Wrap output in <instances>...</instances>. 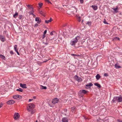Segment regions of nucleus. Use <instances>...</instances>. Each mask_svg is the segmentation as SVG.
Wrapping results in <instances>:
<instances>
[{
  "mask_svg": "<svg viewBox=\"0 0 122 122\" xmlns=\"http://www.w3.org/2000/svg\"><path fill=\"white\" fill-rule=\"evenodd\" d=\"M80 38L79 36H77L75 38L73 39L70 41V44L72 46L75 45V44L77 43Z\"/></svg>",
  "mask_w": 122,
  "mask_h": 122,
  "instance_id": "nucleus-1",
  "label": "nucleus"
},
{
  "mask_svg": "<svg viewBox=\"0 0 122 122\" xmlns=\"http://www.w3.org/2000/svg\"><path fill=\"white\" fill-rule=\"evenodd\" d=\"M35 107L34 105L32 104H30L28 105L27 107V110L29 111H31Z\"/></svg>",
  "mask_w": 122,
  "mask_h": 122,
  "instance_id": "nucleus-2",
  "label": "nucleus"
},
{
  "mask_svg": "<svg viewBox=\"0 0 122 122\" xmlns=\"http://www.w3.org/2000/svg\"><path fill=\"white\" fill-rule=\"evenodd\" d=\"M96 42L93 43H91V44H90L89 45V48L90 49H93L96 47H97V46L95 45H96Z\"/></svg>",
  "mask_w": 122,
  "mask_h": 122,
  "instance_id": "nucleus-3",
  "label": "nucleus"
},
{
  "mask_svg": "<svg viewBox=\"0 0 122 122\" xmlns=\"http://www.w3.org/2000/svg\"><path fill=\"white\" fill-rule=\"evenodd\" d=\"M13 98L16 99H20L22 98V97L18 95H15L13 96Z\"/></svg>",
  "mask_w": 122,
  "mask_h": 122,
  "instance_id": "nucleus-4",
  "label": "nucleus"
},
{
  "mask_svg": "<svg viewBox=\"0 0 122 122\" xmlns=\"http://www.w3.org/2000/svg\"><path fill=\"white\" fill-rule=\"evenodd\" d=\"M59 101V99L57 98H54L52 100V102L54 104H55L56 103L58 102Z\"/></svg>",
  "mask_w": 122,
  "mask_h": 122,
  "instance_id": "nucleus-5",
  "label": "nucleus"
},
{
  "mask_svg": "<svg viewBox=\"0 0 122 122\" xmlns=\"http://www.w3.org/2000/svg\"><path fill=\"white\" fill-rule=\"evenodd\" d=\"M0 39L2 42H4L6 40L5 36L2 35L0 36Z\"/></svg>",
  "mask_w": 122,
  "mask_h": 122,
  "instance_id": "nucleus-6",
  "label": "nucleus"
},
{
  "mask_svg": "<svg viewBox=\"0 0 122 122\" xmlns=\"http://www.w3.org/2000/svg\"><path fill=\"white\" fill-rule=\"evenodd\" d=\"M75 78L76 79L78 82H80L81 81V78L77 76L76 75L75 76Z\"/></svg>",
  "mask_w": 122,
  "mask_h": 122,
  "instance_id": "nucleus-7",
  "label": "nucleus"
},
{
  "mask_svg": "<svg viewBox=\"0 0 122 122\" xmlns=\"http://www.w3.org/2000/svg\"><path fill=\"white\" fill-rule=\"evenodd\" d=\"M15 102V101L12 100H9L7 102V103L8 104L10 105L14 103Z\"/></svg>",
  "mask_w": 122,
  "mask_h": 122,
  "instance_id": "nucleus-8",
  "label": "nucleus"
},
{
  "mask_svg": "<svg viewBox=\"0 0 122 122\" xmlns=\"http://www.w3.org/2000/svg\"><path fill=\"white\" fill-rule=\"evenodd\" d=\"M20 116V115L18 113H16L14 115V118L16 120L18 119Z\"/></svg>",
  "mask_w": 122,
  "mask_h": 122,
  "instance_id": "nucleus-9",
  "label": "nucleus"
},
{
  "mask_svg": "<svg viewBox=\"0 0 122 122\" xmlns=\"http://www.w3.org/2000/svg\"><path fill=\"white\" fill-rule=\"evenodd\" d=\"M118 97H114L112 101V102H114L116 101H117L118 102Z\"/></svg>",
  "mask_w": 122,
  "mask_h": 122,
  "instance_id": "nucleus-10",
  "label": "nucleus"
},
{
  "mask_svg": "<svg viewBox=\"0 0 122 122\" xmlns=\"http://www.w3.org/2000/svg\"><path fill=\"white\" fill-rule=\"evenodd\" d=\"M118 102H122V96L120 95L118 97Z\"/></svg>",
  "mask_w": 122,
  "mask_h": 122,
  "instance_id": "nucleus-11",
  "label": "nucleus"
},
{
  "mask_svg": "<svg viewBox=\"0 0 122 122\" xmlns=\"http://www.w3.org/2000/svg\"><path fill=\"white\" fill-rule=\"evenodd\" d=\"M62 122H68V119L66 117L62 118Z\"/></svg>",
  "mask_w": 122,
  "mask_h": 122,
  "instance_id": "nucleus-12",
  "label": "nucleus"
},
{
  "mask_svg": "<svg viewBox=\"0 0 122 122\" xmlns=\"http://www.w3.org/2000/svg\"><path fill=\"white\" fill-rule=\"evenodd\" d=\"M35 20L37 21V23L39 24H40L41 22V20H40L39 18V17H36L35 18Z\"/></svg>",
  "mask_w": 122,
  "mask_h": 122,
  "instance_id": "nucleus-13",
  "label": "nucleus"
},
{
  "mask_svg": "<svg viewBox=\"0 0 122 122\" xmlns=\"http://www.w3.org/2000/svg\"><path fill=\"white\" fill-rule=\"evenodd\" d=\"M20 86L22 88H27L26 84H23L22 83H20Z\"/></svg>",
  "mask_w": 122,
  "mask_h": 122,
  "instance_id": "nucleus-14",
  "label": "nucleus"
},
{
  "mask_svg": "<svg viewBox=\"0 0 122 122\" xmlns=\"http://www.w3.org/2000/svg\"><path fill=\"white\" fill-rule=\"evenodd\" d=\"M39 13L41 14L42 15H43L44 17L45 16L46 12L44 11H42L41 10L39 11Z\"/></svg>",
  "mask_w": 122,
  "mask_h": 122,
  "instance_id": "nucleus-15",
  "label": "nucleus"
},
{
  "mask_svg": "<svg viewBox=\"0 0 122 122\" xmlns=\"http://www.w3.org/2000/svg\"><path fill=\"white\" fill-rule=\"evenodd\" d=\"M71 109V111L72 112H75L76 109V107H72Z\"/></svg>",
  "mask_w": 122,
  "mask_h": 122,
  "instance_id": "nucleus-16",
  "label": "nucleus"
},
{
  "mask_svg": "<svg viewBox=\"0 0 122 122\" xmlns=\"http://www.w3.org/2000/svg\"><path fill=\"white\" fill-rule=\"evenodd\" d=\"M87 91L84 90H81L80 91V92L82 93H83L85 94L86 93Z\"/></svg>",
  "mask_w": 122,
  "mask_h": 122,
  "instance_id": "nucleus-17",
  "label": "nucleus"
},
{
  "mask_svg": "<svg viewBox=\"0 0 122 122\" xmlns=\"http://www.w3.org/2000/svg\"><path fill=\"white\" fill-rule=\"evenodd\" d=\"M93 84L91 83H89L87 84V85H86V86H87L89 87V88H90V87L92 86Z\"/></svg>",
  "mask_w": 122,
  "mask_h": 122,
  "instance_id": "nucleus-18",
  "label": "nucleus"
},
{
  "mask_svg": "<svg viewBox=\"0 0 122 122\" xmlns=\"http://www.w3.org/2000/svg\"><path fill=\"white\" fill-rule=\"evenodd\" d=\"M94 85L95 86H97L98 88H101V87L100 85L98 83H94Z\"/></svg>",
  "mask_w": 122,
  "mask_h": 122,
  "instance_id": "nucleus-19",
  "label": "nucleus"
},
{
  "mask_svg": "<svg viewBox=\"0 0 122 122\" xmlns=\"http://www.w3.org/2000/svg\"><path fill=\"white\" fill-rule=\"evenodd\" d=\"M52 20V19L51 18H50V19L49 20H45V23H46L48 24L49 23L51 22V21Z\"/></svg>",
  "mask_w": 122,
  "mask_h": 122,
  "instance_id": "nucleus-20",
  "label": "nucleus"
},
{
  "mask_svg": "<svg viewBox=\"0 0 122 122\" xmlns=\"http://www.w3.org/2000/svg\"><path fill=\"white\" fill-rule=\"evenodd\" d=\"M96 79L97 80H98L101 77V76L99 74H97L96 76Z\"/></svg>",
  "mask_w": 122,
  "mask_h": 122,
  "instance_id": "nucleus-21",
  "label": "nucleus"
},
{
  "mask_svg": "<svg viewBox=\"0 0 122 122\" xmlns=\"http://www.w3.org/2000/svg\"><path fill=\"white\" fill-rule=\"evenodd\" d=\"M115 67L116 69H119L121 67L119 66L117 63H116L115 65Z\"/></svg>",
  "mask_w": 122,
  "mask_h": 122,
  "instance_id": "nucleus-22",
  "label": "nucleus"
},
{
  "mask_svg": "<svg viewBox=\"0 0 122 122\" xmlns=\"http://www.w3.org/2000/svg\"><path fill=\"white\" fill-rule=\"evenodd\" d=\"M112 9L114 10V11L115 12L117 13L118 12V7H117L115 8H112Z\"/></svg>",
  "mask_w": 122,
  "mask_h": 122,
  "instance_id": "nucleus-23",
  "label": "nucleus"
},
{
  "mask_svg": "<svg viewBox=\"0 0 122 122\" xmlns=\"http://www.w3.org/2000/svg\"><path fill=\"white\" fill-rule=\"evenodd\" d=\"M34 11H33V9H32V10H31L30 11H29V13L30 14L32 15H35L33 14V13L34 12Z\"/></svg>",
  "mask_w": 122,
  "mask_h": 122,
  "instance_id": "nucleus-24",
  "label": "nucleus"
},
{
  "mask_svg": "<svg viewBox=\"0 0 122 122\" xmlns=\"http://www.w3.org/2000/svg\"><path fill=\"white\" fill-rule=\"evenodd\" d=\"M92 7L94 10H96L97 8V7L95 5H92Z\"/></svg>",
  "mask_w": 122,
  "mask_h": 122,
  "instance_id": "nucleus-25",
  "label": "nucleus"
},
{
  "mask_svg": "<svg viewBox=\"0 0 122 122\" xmlns=\"http://www.w3.org/2000/svg\"><path fill=\"white\" fill-rule=\"evenodd\" d=\"M76 16L77 18L78 21L79 22H80L81 21L80 17L79 16V15H76Z\"/></svg>",
  "mask_w": 122,
  "mask_h": 122,
  "instance_id": "nucleus-26",
  "label": "nucleus"
},
{
  "mask_svg": "<svg viewBox=\"0 0 122 122\" xmlns=\"http://www.w3.org/2000/svg\"><path fill=\"white\" fill-rule=\"evenodd\" d=\"M0 57L1 58L3 59L4 60H5V56L2 55H0Z\"/></svg>",
  "mask_w": 122,
  "mask_h": 122,
  "instance_id": "nucleus-27",
  "label": "nucleus"
},
{
  "mask_svg": "<svg viewBox=\"0 0 122 122\" xmlns=\"http://www.w3.org/2000/svg\"><path fill=\"white\" fill-rule=\"evenodd\" d=\"M86 24L87 25L89 26H90L91 25L92 22L90 21H87L86 23Z\"/></svg>",
  "mask_w": 122,
  "mask_h": 122,
  "instance_id": "nucleus-28",
  "label": "nucleus"
},
{
  "mask_svg": "<svg viewBox=\"0 0 122 122\" xmlns=\"http://www.w3.org/2000/svg\"><path fill=\"white\" fill-rule=\"evenodd\" d=\"M18 15V13L16 12L15 14L13 15V17L15 18H16Z\"/></svg>",
  "mask_w": 122,
  "mask_h": 122,
  "instance_id": "nucleus-29",
  "label": "nucleus"
},
{
  "mask_svg": "<svg viewBox=\"0 0 122 122\" xmlns=\"http://www.w3.org/2000/svg\"><path fill=\"white\" fill-rule=\"evenodd\" d=\"M16 91L22 92L23 91V90L21 88H19V89H17Z\"/></svg>",
  "mask_w": 122,
  "mask_h": 122,
  "instance_id": "nucleus-30",
  "label": "nucleus"
},
{
  "mask_svg": "<svg viewBox=\"0 0 122 122\" xmlns=\"http://www.w3.org/2000/svg\"><path fill=\"white\" fill-rule=\"evenodd\" d=\"M17 45H15L14 46V49L15 51H16L18 50L17 49Z\"/></svg>",
  "mask_w": 122,
  "mask_h": 122,
  "instance_id": "nucleus-31",
  "label": "nucleus"
},
{
  "mask_svg": "<svg viewBox=\"0 0 122 122\" xmlns=\"http://www.w3.org/2000/svg\"><path fill=\"white\" fill-rule=\"evenodd\" d=\"M38 5L41 8V6L42 5L43 3H38Z\"/></svg>",
  "mask_w": 122,
  "mask_h": 122,
  "instance_id": "nucleus-32",
  "label": "nucleus"
},
{
  "mask_svg": "<svg viewBox=\"0 0 122 122\" xmlns=\"http://www.w3.org/2000/svg\"><path fill=\"white\" fill-rule=\"evenodd\" d=\"M71 55L72 56H80L79 55H76V54H71Z\"/></svg>",
  "mask_w": 122,
  "mask_h": 122,
  "instance_id": "nucleus-33",
  "label": "nucleus"
},
{
  "mask_svg": "<svg viewBox=\"0 0 122 122\" xmlns=\"http://www.w3.org/2000/svg\"><path fill=\"white\" fill-rule=\"evenodd\" d=\"M28 8L30 10H32V9H33V8L32 7V6H31L30 7H28Z\"/></svg>",
  "mask_w": 122,
  "mask_h": 122,
  "instance_id": "nucleus-34",
  "label": "nucleus"
},
{
  "mask_svg": "<svg viewBox=\"0 0 122 122\" xmlns=\"http://www.w3.org/2000/svg\"><path fill=\"white\" fill-rule=\"evenodd\" d=\"M104 21H103V22L105 24H109L108 23H107L105 19H104Z\"/></svg>",
  "mask_w": 122,
  "mask_h": 122,
  "instance_id": "nucleus-35",
  "label": "nucleus"
},
{
  "mask_svg": "<svg viewBox=\"0 0 122 122\" xmlns=\"http://www.w3.org/2000/svg\"><path fill=\"white\" fill-rule=\"evenodd\" d=\"M42 88H41L42 89H46L47 88L46 86H42Z\"/></svg>",
  "mask_w": 122,
  "mask_h": 122,
  "instance_id": "nucleus-36",
  "label": "nucleus"
},
{
  "mask_svg": "<svg viewBox=\"0 0 122 122\" xmlns=\"http://www.w3.org/2000/svg\"><path fill=\"white\" fill-rule=\"evenodd\" d=\"M46 36L45 34H44L42 36V39H44Z\"/></svg>",
  "mask_w": 122,
  "mask_h": 122,
  "instance_id": "nucleus-37",
  "label": "nucleus"
},
{
  "mask_svg": "<svg viewBox=\"0 0 122 122\" xmlns=\"http://www.w3.org/2000/svg\"><path fill=\"white\" fill-rule=\"evenodd\" d=\"M114 39L115 40H119V38L117 37H116L114 38Z\"/></svg>",
  "mask_w": 122,
  "mask_h": 122,
  "instance_id": "nucleus-38",
  "label": "nucleus"
},
{
  "mask_svg": "<svg viewBox=\"0 0 122 122\" xmlns=\"http://www.w3.org/2000/svg\"><path fill=\"white\" fill-rule=\"evenodd\" d=\"M7 31H4V34H7Z\"/></svg>",
  "mask_w": 122,
  "mask_h": 122,
  "instance_id": "nucleus-39",
  "label": "nucleus"
},
{
  "mask_svg": "<svg viewBox=\"0 0 122 122\" xmlns=\"http://www.w3.org/2000/svg\"><path fill=\"white\" fill-rule=\"evenodd\" d=\"M22 17V15H20L19 16V18L20 19H21Z\"/></svg>",
  "mask_w": 122,
  "mask_h": 122,
  "instance_id": "nucleus-40",
  "label": "nucleus"
},
{
  "mask_svg": "<svg viewBox=\"0 0 122 122\" xmlns=\"http://www.w3.org/2000/svg\"><path fill=\"white\" fill-rule=\"evenodd\" d=\"M80 0L81 3L82 4L83 3L84 0Z\"/></svg>",
  "mask_w": 122,
  "mask_h": 122,
  "instance_id": "nucleus-41",
  "label": "nucleus"
},
{
  "mask_svg": "<svg viewBox=\"0 0 122 122\" xmlns=\"http://www.w3.org/2000/svg\"><path fill=\"white\" fill-rule=\"evenodd\" d=\"M104 76H108V74L107 73H105L104 74Z\"/></svg>",
  "mask_w": 122,
  "mask_h": 122,
  "instance_id": "nucleus-42",
  "label": "nucleus"
},
{
  "mask_svg": "<svg viewBox=\"0 0 122 122\" xmlns=\"http://www.w3.org/2000/svg\"><path fill=\"white\" fill-rule=\"evenodd\" d=\"M10 53L11 55H13L14 54L13 52L12 51H11L10 52Z\"/></svg>",
  "mask_w": 122,
  "mask_h": 122,
  "instance_id": "nucleus-43",
  "label": "nucleus"
},
{
  "mask_svg": "<svg viewBox=\"0 0 122 122\" xmlns=\"http://www.w3.org/2000/svg\"><path fill=\"white\" fill-rule=\"evenodd\" d=\"M31 112V114H33L34 113V111L33 110H32Z\"/></svg>",
  "mask_w": 122,
  "mask_h": 122,
  "instance_id": "nucleus-44",
  "label": "nucleus"
},
{
  "mask_svg": "<svg viewBox=\"0 0 122 122\" xmlns=\"http://www.w3.org/2000/svg\"><path fill=\"white\" fill-rule=\"evenodd\" d=\"M117 121L118 122H122V120H121L120 119H118Z\"/></svg>",
  "mask_w": 122,
  "mask_h": 122,
  "instance_id": "nucleus-45",
  "label": "nucleus"
},
{
  "mask_svg": "<svg viewBox=\"0 0 122 122\" xmlns=\"http://www.w3.org/2000/svg\"><path fill=\"white\" fill-rule=\"evenodd\" d=\"M54 32V31H53L52 32H51V33H50V35H51V36H52L53 35V33Z\"/></svg>",
  "mask_w": 122,
  "mask_h": 122,
  "instance_id": "nucleus-46",
  "label": "nucleus"
},
{
  "mask_svg": "<svg viewBox=\"0 0 122 122\" xmlns=\"http://www.w3.org/2000/svg\"><path fill=\"white\" fill-rule=\"evenodd\" d=\"M47 30H45V31H44V34H45L46 33V32H47Z\"/></svg>",
  "mask_w": 122,
  "mask_h": 122,
  "instance_id": "nucleus-47",
  "label": "nucleus"
},
{
  "mask_svg": "<svg viewBox=\"0 0 122 122\" xmlns=\"http://www.w3.org/2000/svg\"><path fill=\"white\" fill-rule=\"evenodd\" d=\"M38 25L37 24H35L34 25V27H36V26H38Z\"/></svg>",
  "mask_w": 122,
  "mask_h": 122,
  "instance_id": "nucleus-48",
  "label": "nucleus"
},
{
  "mask_svg": "<svg viewBox=\"0 0 122 122\" xmlns=\"http://www.w3.org/2000/svg\"><path fill=\"white\" fill-rule=\"evenodd\" d=\"M17 53V54L18 55H20V54L19 53V52H18V50L16 51H15Z\"/></svg>",
  "mask_w": 122,
  "mask_h": 122,
  "instance_id": "nucleus-49",
  "label": "nucleus"
},
{
  "mask_svg": "<svg viewBox=\"0 0 122 122\" xmlns=\"http://www.w3.org/2000/svg\"><path fill=\"white\" fill-rule=\"evenodd\" d=\"M3 106V104L2 103H1L0 104V108L2 107Z\"/></svg>",
  "mask_w": 122,
  "mask_h": 122,
  "instance_id": "nucleus-50",
  "label": "nucleus"
},
{
  "mask_svg": "<svg viewBox=\"0 0 122 122\" xmlns=\"http://www.w3.org/2000/svg\"><path fill=\"white\" fill-rule=\"evenodd\" d=\"M47 2L48 3H50L51 4V2L49 0H48L47 1Z\"/></svg>",
  "mask_w": 122,
  "mask_h": 122,
  "instance_id": "nucleus-51",
  "label": "nucleus"
},
{
  "mask_svg": "<svg viewBox=\"0 0 122 122\" xmlns=\"http://www.w3.org/2000/svg\"><path fill=\"white\" fill-rule=\"evenodd\" d=\"M45 44L46 45H47L48 44V43L47 42V41H46V43H45Z\"/></svg>",
  "mask_w": 122,
  "mask_h": 122,
  "instance_id": "nucleus-52",
  "label": "nucleus"
},
{
  "mask_svg": "<svg viewBox=\"0 0 122 122\" xmlns=\"http://www.w3.org/2000/svg\"><path fill=\"white\" fill-rule=\"evenodd\" d=\"M74 10L76 11V12L77 11V9H76V8L75 7V8H74Z\"/></svg>",
  "mask_w": 122,
  "mask_h": 122,
  "instance_id": "nucleus-53",
  "label": "nucleus"
},
{
  "mask_svg": "<svg viewBox=\"0 0 122 122\" xmlns=\"http://www.w3.org/2000/svg\"><path fill=\"white\" fill-rule=\"evenodd\" d=\"M32 100H33V99H30L29 100V102H30Z\"/></svg>",
  "mask_w": 122,
  "mask_h": 122,
  "instance_id": "nucleus-54",
  "label": "nucleus"
},
{
  "mask_svg": "<svg viewBox=\"0 0 122 122\" xmlns=\"http://www.w3.org/2000/svg\"><path fill=\"white\" fill-rule=\"evenodd\" d=\"M64 111H65V112H66L67 111V109H64Z\"/></svg>",
  "mask_w": 122,
  "mask_h": 122,
  "instance_id": "nucleus-55",
  "label": "nucleus"
},
{
  "mask_svg": "<svg viewBox=\"0 0 122 122\" xmlns=\"http://www.w3.org/2000/svg\"><path fill=\"white\" fill-rule=\"evenodd\" d=\"M49 39L50 40H52L53 39V38L52 39H51V38H50H50H49Z\"/></svg>",
  "mask_w": 122,
  "mask_h": 122,
  "instance_id": "nucleus-56",
  "label": "nucleus"
},
{
  "mask_svg": "<svg viewBox=\"0 0 122 122\" xmlns=\"http://www.w3.org/2000/svg\"><path fill=\"white\" fill-rule=\"evenodd\" d=\"M26 6H27V7H30V5H27Z\"/></svg>",
  "mask_w": 122,
  "mask_h": 122,
  "instance_id": "nucleus-57",
  "label": "nucleus"
},
{
  "mask_svg": "<svg viewBox=\"0 0 122 122\" xmlns=\"http://www.w3.org/2000/svg\"><path fill=\"white\" fill-rule=\"evenodd\" d=\"M47 61H43V62H46Z\"/></svg>",
  "mask_w": 122,
  "mask_h": 122,
  "instance_id": "nucleus-58",
  "label": "nucleus"
},
{
  "mask_svg": "<svg viewBox=\"0 0 122 122\" xmlns=\"http://www.w3.org/2000/svg\"><path fill=\"white\" fill-rule=\"evenodd\" d=\"M48 38H47V37H46V41H47V39H48Z\"/></svg>",
  "mask_w": 122,
  "mask_h": 122,
  "instance_id": "nucleus-59",
  "label": "nucleus"
},
{
  "mask_svg": "<svg viewBox=\"0 0 122 122\" xmlns=\"http://www.w3.org/2000/svg\"><path fill=\"white\" fill-rule=\"evenodd\" d=\"M66 25H64L63 26V27H65Z\"/></svg>",
  "mask_w": 122,
  "mask_h": 122,
  "instance_id": "nucleus-60",
  "label": "nucleus"
},
{
  "mask_svg": "<svg viewBox=\"0 0 122 122\" xmlns=\"http://www.w3.org/2000/svg\"><path fill=\"white\" fill-rule=\"evenodd\" d=\"M45 0L46 2H47V1L48 0Z\"/></svg>",
  "mask_w": 122,
  "mask_h": 122,
  "instance_id": "nucleus-61",
  "label": "nucleus"
},
{
  "mask_svg": "<svg viewBox=\"0 0 122 122\" xmlns=\"http://www.w3.org/2000/svg\"><path fill=\"white\" fill-rule=\"evenodd\" d=\"M36 122H37V120H36Z\"/></svg>",
  "mask_w": 122,
  "mask_h": 122,
  "instance_id": "nucleus-62",
  "label": "nucleus"
},
{
  "mask_svg": "<svg viewBox=\"0 0 122 122\" xmlns=\"http://www.w3.org/2000/svg\"><path fill=\"white\" fill-rule=\"evenodd\" d=\"M65 115H66V114H65Z\"/></svg>",
  "mask_w": 122,
  "mask_h": 122,
  "instance_id": "nucleus-63",
  "label": "nucleus"
},
{
  "mask_svg": "<svg viewBox=\"0 0 122 122\" xmlns=\"http://www.w3.org/2000/svg\"><path fill=\"white\" fill-rule=\"evenodd\" d=\"M105 121H103V122H104Z\"/></svg>",
  "mask_w": 122,
  "mask_h": 122,
  "instance_id": "nucleus-64",
  "label": "nucleus"
}]
</instances>
